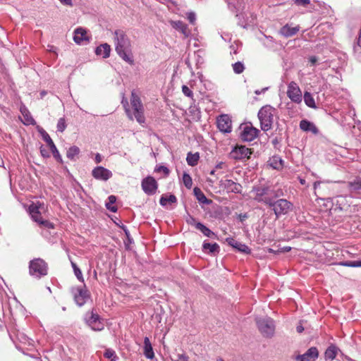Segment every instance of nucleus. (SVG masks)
I'll return each instance as SVG.
<instances>
[{
	"instance_id": "f257e3e1",
	"label": "nucleus",
	"mask_w": 361,
	"mask_h": 361,
	"mask_svg": "<svg viewBox=\"0 0 361 361\" xmlns=\"http://www.w3.org/2000/svg\"><path fill=\"white\" fill-rule=\"evenodd\" d=\"M114 42L117 54L126 62L133 64L134 59L132 52V45L126 32L121 30L114 32Z\"/></svg>"
},
{
	"instance_id": "f03ea898",
	"label": "nucleus",
	"mask_w": 361,
	"mask_h": 361,
	"mask_svg": "<svg viewBox=\"0 0 361 361\" xmlns=\"http://www.w3.org/2000/svg\"><path fill=\"white\" fill-rule=\"evenodd\" d=\"M251 192L255 201L263 202L267 205L271 204V200L277 197L275 191L267 185H255L252 188Z\"/></svg>"
},
{
	"instance_id": "7ed1b4c3",
	"label": "nucleus",
	"mask_w": 361,
	"mask_h": 361,
	"mask_svg": "<svg viewBox=\"0 0 361 361\" xmlns=\"http://www.w3.org/2000/svg\"><path fill=\"white\" fill-rule=\"evenodd\" d=\"M130 106V109L133 113V120L135 118L140 125H144L145 123L144 106L139 95L135 90H133L131 92Z\"/></svg>"
},
{
	"instance_id": "20e7f679",
	"label": "nucleus",
	"mask_w": 361,
	"mask_h": 361,
	"mask_svg": "<svg viewBox=\"0 0 361 361\" xmlns=\"http://www.w3.org/2000/svg\"><path fill=\"white\" fill-rule=\"evenodd\" d=\"M275 109L269 105H266L260 109L258 112V118L260 121L261 129L267 131L272 127Z\"/></svg>"
},
{
	"instance_id": "39448f33",
	"label": "nucleus",
	"mask_w": 361,
	"mask_h": 361,
	"mask_svg": "<svg viewBox=\"0 0 361 361\" xmlns=\"http://www.w3.org/2000/svg\"><path fill=\"white\" fill-rule=\"evenodd\" d=\"M48 273V264L41 258H35L29 262V274L36 279H40Z\"/></svg>"
},
{
	"instance_id": "423d86ee",
	"label": "nucleus",
	"mask_w": 361,
	"mask_h": 361,
	"mask_svg": "<svg viewBox=\"0 0 361 361\" xmlns=\"http://www.w3.org/2000/svg\"><path fill=\"white\" fill-rule=\"evenodd\" d=\"M257 327L264 336L271 337L275 331L274 322L270 317H260L256 319Z\"/></svg>"
},
{
	"instance_id": "0eeeda50",
	"label": "nucleus",
	"mask_w": 361,
	"mask_h": 361,
	"mask_svg": "<svg viewBox=\"0 0 361 361\" xmlns=\"http://www.w3.org/2000/svg\"><path fill=\"white\" fill-rule=\"evenodd\" d=\"M268 206L272 208L276 218H279L282 214H286L291 209L293 204L286 199H279L276 201L272 199L271 204Z\"/></svg>"
},
{
	"instance_id": "6e6552de",
	"label": "nucleus",
	"mask_w": 361,
	"mask_h": 361,
	"mask_svg": "<svg viewBox=\"0 0 361 361\" xmlns=\"http://www.w3.org/2000/svg\"><path fill=\"white\" fill-rule=\"evenodd\" d=\"M287 95L288 98L296 104H300L302 100V94L298 85L294 82H290L288 85Z\"/></svg>"
},
{
	"instance_id": "1a4fd4ad",
	"label": "nucleus",
	"mask_w": 361,
	"mask_h": 361,
	"mask_svg": "<svg viewBox=\"0 0 361 361\" xmlns=\"http://www.w3.org/2000/svg\"><path fill=\"white\" fill-rule=\"evenodd\" d=\"M72 292L76 304L80 307L85 305L90 298V293L85 286L73 288Z\"/></svg>"
},
{
	"instance_id": "9d476101",
	"label": "nucleus",
	"mask_w": 361,
	"mask_h": 361,
	"mask_svg": "<svg viewBox=\"0 0 361 361\" xmlns=\"http://www.w3.org/2000/svg\"><path fill=\"white\" fill-rule=\"evenodd\" d=\"M252 152L250 149L243 145L235 146L229 153V157L234 160L249 159Z\"/></svg>"
},
{
	"instance_id": "9b49d317",
	"label": "nucleus",
	"mask_w": 361,
	"mask_h": 361,
	"mask_svg": "<svg viewBox=\"0 0 361 361\" xmlns=\"http://www.w3.org/2000/svg\"><path fill=\"white\" fill-rule=\"evenodd\" d=\"M142 189L147 195H152L156 193L158 188V183L152 176H147L142 180Z\"/></svg>"
},
{
	"instance_id": "f8f14e48",
	"label": "nucleus",
	"mask_w": 361,
	"mask_h": 361,
	"mask_svg": "<svg viewBox=\"0 0 361 361\" xmlns=\"http://www.w3.org/2000/svg\"><path fill=\"white\" fill-rule=\"evenodd\" d=\"M30 214L31 215L32 219L35 222H37L40 226H42L44 227L48 228H53L54 226L53 224L49 222L47 220H43L41 218V214L39 211V207H37L35 204H31L29 207Z\"/></svg>"
},
{
	"instance_id": "ddd939ff",
	"label": "nucleus",
	"mask_w": 361,
	"mask_h": 361,
	"mask_svg": "<svg viewBox=\"0 0 361 361\" xmlns=\"http://www.w3.org/2000/svg\"><path fill=\"white\" fill-rule=\"evenodd\" d=\"M258 133L259 130L251 125L246 124L240 133V138L243 141L251 142L257 137Z\"/></svg>"
},
{
	"instance_id": "4468645a",
	"label": "nucleus",
	"mask_w": 361,
	"mask_h": 361,
	"mask_svg": "<svg viewBox=\"0 0 361 361\" xmlns=\"http://www.w3.org/2000/svg\"><path fill=\"white\" fill-rule=\"evenodd\" d=\"M87 324L94 331H102L104 328V324L97 314L91 312L90 316L86 319Z\"/></svg>"
},
{
	"instance_id": "2eb2a0df",
	"label": "nucleus",
	"mask_w": 361,
	"mask_h": 361,
	"mask_svg": "<svg viewBox=\"0 0 361 361\" xmlns=\"http://www.w3.org/2000/svg\"><path fill=\"white\" fill-rule=\"evenodd\" d=\"M92 175L95 179L106 181L112 176V173L103 166H97L92 170Z\"/></svg>"
},
{
	"instance_id": "dca6fc26",
	"label": "nucleus",
	"mask_w": 361,
	"mask_h": 361,
	"mask_svg": "<svg viewBox=\"0 0 361 361\" xmlns=\"http://www.w3.org/2000/svg\"><path fill=\"white\" fill-rule=\"evenodd\" d=\"M217 127L223 133L231 131V120L228 115H221L217 118Z\"/></svg>"
},
{
	"instance_id": "f3484780",
	"label": "nucleus",
	"mask_w": 361,
	"mask_h": 361,
	"mask_svg": "<svg viewBox=\"0 0 361 361\" xmlns=\"http://www.w3.org/2000/svg\"><path fill=\"white\" fill-rule=\"evenodd\" d=\"M319 355V352L317 348L312 347L303 355H298L295 357L297 361H314Z\"/></svg>"
},
{
	"instance_id": "a211bd4d",
	"label": "nucleus",
	"mask_w": 361,
	"mask_h": 361,
	"mask_svg": "<svg viewBox=\"0 0 361 361\" xmlns=\"http://www.w3.org/2000/svg\"><path fill=\"white\" fill-rule=\"evenodd\" d=\"M221 185L230 192L240 193L242 190V186L240 184L234 182L230 179H226L221 180Z\"/></svg>"
},
{
	"instance_id": "6ab92c4d",
	"label": "nucleus",
	"mask_w": 361,
	"mask_h": 361,
	"mask_svg": "<svg viewBox=\"0 0 361 361\" xmlns=\"http://www.w3.org/2000/svg\"><path fill=\"white\" fill-rule=\"evenodd\" d=\"M226 240L229 245L242 253L249 254L250 252V249L245 244H243L233 238H227Z\"/></svg>"
},
{
	"instance_id": "aec40b11",
	"label": "nucleus",
	"mask_w": 361,
	"mask_h": 361,
	"mask_svg": "<svg viewBox=\"0 0 361 361\" xmlns=\"http://www.w3.org/2000/svg\"><path fill=\"white\" fill-rule=\"evenodd\" d=\"M73 40L78 44H82L84 41H89L86 30L82 27L76 28L74 31Z\"/></svg>"
},
{
	"instance_id": "412c9836",
	"label": "nucleus",
	"mask_w": 361,
	"mask_h": 361,
	"mask_svg": "<svg viewBox=\"0 0 361 361\" xmlns=\"http://www.w3.org/2000/svg\"><path fill=\"white\" fill-rule=\"evenodd\" d=\"M300 128L305 132H311L314 135L319 133L317 126L313 123L305 119L300 122Z\"/></svg>"
},
{
	"instance_id": "4be33fe9",
	"label": "nucleus",
	"mask_w": 361,
	"mask_h": 361,
	"mask_svg": "<svg viewBox=\"0 0 361 361\" xmlns=\"http://www.w3.org/2000/svg\"><path fill=\"white\" fill-rule=\"evenodd\" d=\"M299 26L290 27L288 25H286L281 28L280 33L286 37H289L295 35L299 31Z\"/></svg>"
},
{
	"instance_id": "5701e85b",
	"label": "nucleus",
	"mask_w": 361,
	"mask_h": 361,
	"mask_svg": "<svg viewBox=\"0 0 361 361\" xmlns=\"http://www.w3.org/2000/svg\"><path fill=\"white\" fill-rule=\"evenodd\" d=\"M111 47L106 43L102 44L97 47L95 53L98 56H102L103 58L106 59L110 56Z\"/></svg>"
},
{
	"instance_id": "b1692460",
	"label": "nucleus",
	"mask_w": 361,
	"mask_h": 361,
	"mask_svg": "<svg viewBox=\"0 0 361 361\" xmlns=\"http://www.w3.org/2000/svg\"><path fill=\"white\" fill-rule=\"evenodd\" d=\"M144 355L148 359H153L154 353L150 341L148 337L144 338Z\"/></svg>"
},
{
	"instance_id": "393cba45",
	"label": "nucleus",
	"mask_w": 361,
	"mask_h": 361,
	"mask_svg": "<svg viewBox=\"0 0 361 361\" xmlns=\"http://www.w3.org/2000/svg\"><path fill=\"white\" fill-rule=\"evenodd\" d=\"M171 25L173 26V28L180 31L181 33L184 35L185 37L189 36L190 32L188 30V26L183 22L180 20L172 21Z\"/></svg>"
},
{
	"instance_id": "a878e982",
	"label": "nucleus",
	"mask_w": 361,
	"mask_h": 361,
	"mask_svg": "<svg viewBox=\"0 0 361 361\" xmlns=\"http://www.w3.org/2000/svg\"><path fill=\"white\" fill-rule=\"evenodd\" d=\"M219 246L217 243H209L207 242H204L202 245V250L204 252L209 254H215L219 252Z\"/></svg>"
},
{
	"instance_id": "bb28decb",
	"label": "nucleus",
	"mask_w": 361,
	"mask_h": 361,
	"mask_svg": "<svg viewBox=\"0 0 361 361\" xmlns=\"http://www.w3.org/2000/svg\"><path fill=\"white\" fill-rule=\"evenodd\" d=\"M338 350V349L336 345H330L324 353L325 359L330 361L334 360L337 355Z\"/></svg>"
},
{
	"instance_id": "cd10ccee",
	"label": "nucleus",
	"mask_w": 361,
	"mask_h": 361,
	"mask_svg": "<svg viewBox=\"0 0 361 361\" xmlns=\"http://www.w3.org/2000/svg\"><path fill=\"white\" fill-rule=\"evenodd\" d=\"M20 112H21L22 115L23 116L25 124H26V125L35 124V122L34 118L32 117L30 111L25 106L20 108Z\"/></svg>"
},
{
	"instance_id": "c85d7f7f",
	"label": "nucleus",
	"mask_w": 361,
	"mask_h": 361,
	"mask_svg": "<svg viewBox=\"0 0 361 361\" xmlns=\"http://www.w3.org/2000/svg\"><path fill=\"white\" fill-rule=\"evenodd\" d=\"M197 229L200 231L207 237L211 238H216V234L202 223L197 224Z\"/></svg>"
},
{
	"instance_id": "c756f323",
	"label": "nucleus",
	"mask_w": 361,
	"mask_h": 361,
	"mask_svg": "<svg viewBox=\"0 0 361 361\" xmlns=\"http://www.w3.org/2000/svg\"><path fill=\"white\" fill-rule=\"evenodd\" d=\"M194 193H195V195L196 196L197 200L200 202V203H202V204H209L212 201L208 200L206 196L204 195V194L201 191L200 189L197 188H195L194 189Z\"/></svg>"
},
{
	"instance_id": "7c9ffc66",
	"label": "nucleus",
	"mask_w": 361,
	"mask_h": 361,
	"mask_svg": "<svg viewBox=\"0 0 361 361\" xmlns=\"http://www.w3.org/2000/svg\"><path fill=\"white\" fill-rule=\"evenodd\" d=\"M303 97H304V102L307 106L312 108V109L317 108L316 104L314 102V99L313 98L311 93H310L309 92H305L304 93Z\"/></svg>"
},
{
	"instance_id": "2f4dec72",
	"label": "nucleus",
	"mask_w": 361,
	"mask_h": 361,
	"mask_svg": "<svg viewBox=\"0 0 361 361\" xmlns=\"http://www.w3.org/2000/svg\"><path fill=\"white\" fill-rule=\"evenodd\" d=\"M348 188L350 191L356 192L361 190V179L356 178L353 181H349L348 183Z\"/></svg>"
},
{
	"instance_id": "473e14b6",
	"label": "nucleus",
	"mask_w": 361,
	"mask_h": 361,
	"mask_svg": "<svg viewBox=\"0 0 361 361\" xmlns=\"http://www.w3.org/2000/svg\"><path fill=\"white\" fill-rule=\"evenodd\" d=\"M199 158H200V157H199L198 153L192 154L191 152H189L188 154L187 158H186L188 164L191 166H194L197 165Z\"/></svg>"
},
{
	"instance_id": "72a5a7b5",
	"label": "nucleus",
	"mask_w": 361,
	"mask_h": 361,
	"mask_svg": "<svg viewBox=\"0 0 361 361\" xmlns=\"http://www.w3.org/2000/svg\"><path fill=\"white\" fill-rule=\"evenodd\" d=\"M176 202L177 199L173 195H170L169 196L162 195L159 200V203L161 206H166L167 203H175Z\"/></svg>"
},
{
	"instance_id": "f704fd0d",
	"label": "nucleus",
	"mask_w": 361,
	"mask_h": 361,
	"mask_svg": "<svg viewBox=\"0 0 361 361\" xmlns=\"http://www.w3.org/2000/svg\"><path fill=\"white\" fill-rule=\"evenodd\" d=\"M80 149L77 146H72L67 150L66 156L70 159H75V157L78 155Z\"/></svg>"
},
{
	"instance_id": "c9c22d12",
	"label": "nucleus",
	"mask_w": 361,
	"mask_h": 361,
	"mask_svg": "<svg viewBox=\"0 0 361 361\" xmlns=\"http://www.w3.org/2000/svg\"><path fill=\"white\" fill-rule=\"evenodd\" d=\"M116 198L115 196L110 195L108 197V202L106 203V208L112 212H116L117 211L116 206L114 205V204L116 202Z\"/></svg>"
},
{
	"instance_id": "e433bc0d",
	"label": "nucleus",
	"mask_w": 361,
	"mask_h": 361,
	"mask_svg": "<svg viewBox=\"0 0 361 361\" xmlns=\"http://www.w3.org/2000/svg\"><path fill=\"white\" fill-rule=\"evenodd\" d=\"M121 104L125 109V112H126L128 118L130 120L133 121V113H132V110L130 109V108L129 106L128 99L126 98H125L124 97H123Z\"/></svg>"
},
{
	"instance_id": "4c0bfd02",
	"label": "nucleus",
	"mask_w": 361,
	"mask_h": 361,
	"mask_svg": "<svg viewBox=\"0 0 361 361\" xmlns=\"http://www.w3.org/2000/svg\"><path fill=\"white\" fill-rule=\"evenodd\" d=\"M183 182L184 185L188 189H190L192 188V178L190 177V176L188 173H183Z\"/></svg>"
},
{
	"instance_id": "58836bf2",
	"label": "nucleus",
	"mask_w": 361,
	"mask_h": 361,
	"mask_svg": "<svg viewBox=\"0 0 361 361\" xmlns=\"http://www.w3.org/2000/svg\"><path fill=\"white\" fill-rule=\"evenodd\" d=\"M232 66L234 73L236 74H240L245 70L244 64L240 61L235 62L232 65Z\"/></svg>"
},
{
	"instance_id": "ea45409f",
	"label": "nucleus",
	"mask_w": 361,
	"mask_h": 361,
	"mask_svg": "<svg viewBox=\"0 0 361 361\" xmlns=\"http://www.w3.org/2000/svg\"><path fill=\"white\" fill-rule=\"evenodd\" d=\"M71 265H72V267L73 269L74 274H75V276L77 277V279L80 282L83 283L84 282V279H83V276H82V272H81L80 269L78 267L76 264L73 262H71Z\"/></svg>"
},
{
	"instance_id": "a19ab883",
	"label": "nucleus",
	"mask_w": 361,
	"mask_h": 361,
	"mask_svg": "<svg viewBox=\"0 0 361 361\" xmlns=\"http://www.w3.org/2000/svg\"><path fill=\"white\" fill-rule=\"evenodd\" d=\"M104 356L107 359H110V361H116V355L115 351L111 349H106L104 353Z\"/></svg>"
},
{
	"instance_id": "79ce46f5",
	"label": "nucleus",
	"mask_w": 361,
	"mask_h": 361,
	"mask_svg": "<svg viewBox=\"0 0 361 361\" xmlns=\"http://www.w3.org/2000/svg\"><path fill=\"white\" fill-rule=\"evenodd\" d=\"M66 128V121L63 118H59L57 123V130L59 132H63Z\"/></svg>"
},
{
	"instance_id": "37998d69",
	"label": "nucleus",
	"mask_w": 361,
	"mask_h": 361,
	"mask_svg": "<svg viewBox=\"0 0 361 361\" xmlns=\"http://www.w3.org/2000/svg\"><path fill=\"white\" fill-rule=\"evenodd\" d=\"M182 92L185 96L192 99L193 92L187 85H183L182 86Z\"/></svg>"
},
{
	"instance_id": "c03bdc74",
	"label": "nucleus",
	"mask_w": 361,
	"mask_h": 361,
	"mask_svg": "<svg viewBox=\"0 0 361 361\" xmlns=\"http://www.w3.org/2000/svg\"><path fill=\"white\" fill-rule=\"evenodd\" d=\"M271 161H274V164L273 162L271 163V165L274 169H279V167H281L282 166L283 161L279 157H273Z\"/></svg>"
},
{
	"instance_id": "a18cd8bd",
	"label": "nucleus",
	"mask_w": 361,
	"mask_h": 361,
	"mask_svg": "<svg viewBox=\"0 0 361 361\" xmlns=\"http://www.w3.org/2000/svg\"><path fill=\"white\" fill-rule=\"evenodd\" d=\"M41 133H42V136L43 137V140L47 143L48 145L51 144V142H54L52 141L51 138L50 137V136L49 135V134L47 132L43 130L42 132H41Z\"/></svg>"
},
{
	"instance_id": "49530a36",
	"label": "nucleus",
	"mask_w": 361,
	"mask_h": 361,
	"mask_svg": "<svg viewBox=\"0 0 361 361\" xmlns=\"http://www.w3.org/2000/svg\"><path fill=\"white\" fill-rule=\"evenodd\" d=\"M186 222L188 224L194 226L197 228V224H198L199 222H197L196 219L188 215V216L186 218Z\"/></svg>"
},
{
	"instance_id": "de8ad7c7",
	"label": "nucleus",
	"mask_w": 361,
	"mask_h": 361,
	"mask_svg": "<svg viewBox=\"0 0 361 361\" xmlns=\"http://www.w3.org/2000/svg\"><path fill=\"white\" fill-rule=\"evenodd\" d=\"M187 19L191 24H195L196 20V14L194 12H189L187 13Z\"/></svg>"
},
{
	"instance_id": "09e8293b",
	"label": "nucleus",
	"mask_w": 361,
	"mask_h": 361,
	"mask_svg": "<svg viewBox=\"0 0 361 361\" xmlns=\"http://www.w3.org/2000/svg\"><path fill=\"white\" fill-rule=\"evenodd\" d=\"M173 361H189V357L184 353L178 354L177 358Z\"/></svg>"
},
{
	"instance_id": "8fccbe9b",
	"label": "nucleus",
	"mask_w": 361,
	"mask_h": 361,
	"mask_svg": "<svg viewBox=\"0 0 361 361\" xmlns=\"http://www.w3.org/2000/svg\"><path fill=\"white\" fill-rule=\"evenodd\" d=\"M295 3L298 6H306L310 3V0H295Z\"/></svg>"
},
{
	"instance_id": "3c124183",
	"label": "nucleus",
	"mask_w": 361,
	"mask_h": 361,
	"mask_svg": "<svg viewBox=\"0 0 361 361\" xmlns=\"http://www.w3.org/2000/svg\"><path fill=\"white\" fill-rule=\"evenodd\" d=\"M355 262L354 261H347L340 262L339 264L345 267H355Z\"/></svg>"
},
{
	"instance_id": "603ef678",
	"label": "nucleus",
	"mask_w": 361,
	"mask_h": 361,
	"mask_svg": "<svg viewBox=\"0 0 361 361\" xmlns=\"http://www.w3.org/2000/svg\"><path fill=\"white\" fill-rule=\"evenodd\" d=\"M49 147H50V149H51L54 157H56V154H59V151L57 150L56 147L55 146L54 143L51 142V144H50L49 145Z\"/></svg>"
},
{
	"instance_id": "864d4df0",
	"label": "nucleus",
	"mask_w": 361,
	"mask_h": 361,
	"mask_svg": "<svg viewBox=\"0 0 361 361\" xmlns=\"http://www.w3.org/2000/svg\"><path fill=\"white\" fill-rule=\"evenodd\" d=\"M329 183V180H324V181H316L314 183V190L316 191L319 185H321V183Z\"/></svg>"
},
{
	"instance_id": "5fc2aeb1",
	"label": "nucleus",
	"mask_w": 361,
	"mask_h": 361,
	"mask_svg": "<svg viewBox=\"0 0 361 361\" xmlns=\"http://www.w3.org/2000/svg\"><path fill=\"white\" fill-rule=\"evenodd\" d=\"M157 171H164L166 174H168L169 172V170L168 169L167 167L166 166H159L157 169Z\"/></svg>"
},
{
	"instance_id": "6e6d98bb",
	"label": "nucleus",
	"mask_w": 361,
	"mask_h": 361,
	"mask_svg": "<svg viewBox=\"0 0 361 361\" xmlns=\"http://www.w3.org/2000/svg\"><path fill=\"white\" fill-rule=\"evenodd\" d=\"M309 61L312 66H315L317 61V58L316 56H311Z\"/></svg>"
},
{
	"instance_id": "4d7b16f0",
	"label": "nucleus",
	"mask_w": 361,
	"mask_h": 361,
	"mask_svg": "<svg viewBox=\"0 0 361 361\" xmlns=\"http://www.w3.org/2000/svg\"><path fill=\"white\" fill-rule=\"evenodd\" d=\"M102 156L100 155V154L97 153L95 155V162L97 164H99L102 161Z\"/></svg>"
},
{
	"instance_id": "13d9d810",
	"label": "nucleus",
	"mask_w": 361,
	"mask_h": 361,
	"mask_svg": "<svg viewBox=\"0 0 361 361\" xmlns=\"http://www.w3.org/2000/svg\"><path fill=\"white\" fill-rule=\"evenodd\" d=\"M267 90H268V87H264V88H263V89H262V90H255V93L256 94L259 95V94H262V93H264V92L265 91H267Z\"/></svg>"
},
{
	"instance_id": "bf43d9fd",
	"label": "nucleus",
	"mask_w": 361,
	"mask_h": 361,
	"mask_svg": "<svg viewBox=\"0 0 361 361\" xmlns=\"http://www.w3.org/2000/svg\"><path fill=\"white\" fill-rule=\"evenodd\" d=\"M40 152L43 157H49L47 152L42 147L40 148Z\"/></svg>"
},
{
	"instance_id": "052dcab7",
	"label": "nucleus",
	"mask_w": 361,
	"mask_h": 361,
	"mask_svg": "<svg viewBox=\"0 0 361 361\" xmlns=\"http://www.w3.org/2000/svg\"><path fill=\"white\" fill-rule=\"evenodd\" d=\"M225 166H226V164H225V163H224V162H220V163H219V164L216 166V169H224Z\"/></svg>"
},
{
	"instance_id": "680f3d73",
	"label": "nucleus",
	"mask_w": 361,
	"mask_h": 361,
	"mask_svg": "<svg viewBox=\"0 0 361 361\" xmlns=\"http://www.w3.org/2000/svg\"><path fill=\"white\" fill-rule=\"evenodd\" d=\"M355 262V267H361V260L354 261Z\"/></svg>"
},
{
	"instance_id": "e2e57ef3",
	"label": "nucleus",
	"mask_w": 361,
	"mask_h": 361,
	"mask_svg": "<svg viewBox=\"0 0 361 361\" xmlns=\"http://www.w3.org/2000/svg\"><path fill=\"white\" fill-rule=\"evenodd\" d=\"M303 329H303V327L302 326H299L297 327V331L299 333H301L303 331Z\"/></svg>"
},
{
	"instance_id": "0e129e2a",
	"label": "nucleus",
	"mask_w": 361,
	"mask_h": 361,
	"mask_svg": "<svg viewBox=\"0 0 361 361\" xmlns=\"http://www.w3.org/2000/svg\"><path fill=\"white\" fill-rule=\"evenodd\" d=\"M55 49H56V48L54 46H51L50 49H49V51L55 52Z\"/></svg>"
},
{
	"instance_id": "69168bd1",
	"label": "nucleus",
	"mask_w": 361,
	"mask_h": 361,
	"mask_svg": "<svg viewBox=\"0 0 361 361\" xmlns=\"http://www.w3.org/2000/svg\"><path fill=\"white\" fill-rule=\"evenodd\" d=\"M0 166H4V161L1 156H0Z\"/></svg>"
},
{
	"instance_id": "338daca9",
	"label": "nucleus",
	"mask_w": 361,
	"mask_h": 361,
	"mask_svg": "<svg viewBox=\"0 0 361 361\" xmlns=\"http://www.w3.org/2000/svg\"><path fill=\"white\" fill-rule=\"evenodd\" d=\"M300 183L302 185H305V180H304V179H300Z\"/></svg>"
},
{
	"instance_id": "774afa93",
	"label": "nucleus",
	"mask_w": 361,
	"mask_h": 361,
	"mask_svg": "<svg viewBox=\"0 0 361 361\" xmlns=\"http://www.w3.org/2000/svg\"><path fill=\"white\" fill-rule=\"evenodd\" d=\"M216 361H224L221 357H218Z\"/></svg>"
}]
</instances>
